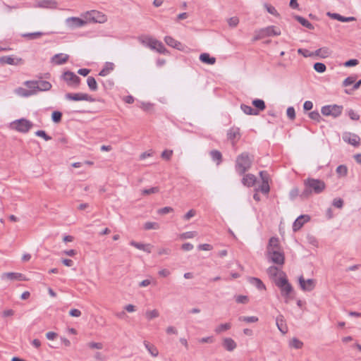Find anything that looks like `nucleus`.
Masks as SVG:
<instances>
[{
  "mask_svg": "<svg viewBox=\"0 0 361 361\" xmlns=\"http://www.w3.org/2000/svg\"><path fill=\"white\" fill-rule=\"evenodd\" d=\"M250 282L254 285L255 286H256V288L258 289V290H265L266 289V286L264 284V283L262 281L261 279H258V278H255V277H251L250 279Z\"/></svg>",
  "mask_w": 361,
  "mask_h": 361,
  "instance_id": "33",
  "label": "nucleus"
},
{
  "mask_svg": "<svg viewBox=\"0 0 361 361\" xmlns=\"http://www.w3.org/2000/svg\"><path fill=\"white\" fill-rule=\"evenodd\" d=\"M298 283L300 288L303 291H312L316 286V281L313 279L305 280L303 276L298 278Z\"/></svg>",
  "mask_w": 361,
  "mask_h": 361,
  "instance_id": "10",
  "label": "nucleus"
},
{
  "mask_svg": "<svg viewBox=\"0 0 361 361\" xmlns=\"http://www.w3.org/2000/svg\"><path fill=\"white\" fill-rule=\"evenodd\" d=\"M16 92L19 95H20L22 97H27L35 94V91L26 90L23 87H18V89H16Z\"/></svg>",
  "mask_w": 361,
  "mask_h": 361,
  "instance_id": "41",
  "label": "nucleus"
},
{
  "mask_svg": "<svg viewBox=\"0 0 361 361\" xmlns=\"http://www.w3.org/2000/svg\"><path fill=\"white\" fill-rule=\"evenodd\" d=\"M159 315V313L158 312V310H151V311H147L146 312V317L147 318V319L149 320H151L154 318H157L158 317Z\"/></svg>",
  "mask_w": 361,
  "mask_h": 361,
  "instance_id": "60",
  "label": "nucleus"
},
{
  "mask_svg": "<svg viewBox=\"0 0 361 361\" xmlns=\"http://www.w3.org/2000/svg\"><path fill=\"white\" fill-rule=\"evenodd\" d=\"M238 320L240 322H245L247 323H255V322H258L259 319L256 316H250V317L240 316L238 317Z\"/></svg>",
  "mask_w": 361,
  "mask_h": 361,
  "instance_id": "45",
  "label": "nucleus"
},
{
  "mask_svg": "<svg viewBox=\"0 0 361 361\" xmlns=\"http://www.w3.org/2000/svg\"><path fill=\"white\" fill-rule=\"evenodd\" d=\"M286 114H287L288 118L290 120H291V121L295 120V111L294 107L293 106L288 107V109L286 110Z\"/></svg>",
  "mask_w": 361,
  "mask_h": 361,
  "instance_id": "58",
  "label": "nucleus"
},
{
  "mask_svg": "<svg viewBox=\"0 0 361 361\" xmlns=\"http://www.w3.org/2000/svg\"><path fill=\"white\" fill-rule=\"evenodd\" d=\"M241 110L247 115L257 116V112L250 106L242 104L240 105Z\"/></svg>",
  "mask_w": 361,
  "mask_h": 361,
  "instance_id": "37",
  "label": "nucleus"
},
{
  "mask_svg": "<svg viewBox=\"0 0 361 361\" xmlns=\"http://www.w3.org/2000/svg\"><path fill=\"white\" fill-rule=\"evenodd\" d=\"M361 86V79L353 83V86L350 90H345V93L350 94L353 91L358 90Z\"/></svg>",
  "mask_w": 361,
  "mask_h": 361,
  "instance_id": "61",
  "label": "nucleus"
},
{
  "mask_svg": "<svg viewBox=\"0 0 361 361\" xmlns=\"http://www.w3.org/2000/svg\"><path fill=\"white\" fill-rule=\"evenodd\" d=\"M99 82L102 83L106 91H111L113 89V82L111 80L101 79Z\"/></svg>",
  "mask_w": 361,
  "mask_h": 361,
  "instance_id": "44",
  "label": "nucleus"
},
{
  "mask_svg": "<svg viewBox=\"0 0 361 361\" xmlns=\"http://www.w3.org/2000/svg\"><path fill=\"white\" fill-rule=\"evenodd\" d=\"M143 44L159 54H169V51L166 49L164 44L154 38L147 37L142 40Z\"/></svg>",
  "mask_w": 361,
  "mask_h": 361,
  "instance_id": "6",
  "label": "nucleus"
},
{
  "mask_svg": "<svg viewBox=\"0 0 361 361\" xmlns=\"http://www.w3.org/2000/svg\"><path fill=\"white\" fill-rule=\"evenodd\" d=\"M276 286L280 289L282 297L286 299V302L289 300H293L295 294L294 289L292 285L289 283L286 274L284 271L280 272V276L277 280H275Z\"/></svg>",
  "mask_w": 361,
  "mask_h": 361,
  "instance_id": "2",
  "label": "nucleus"
},
{
  "mask_svg": "<svg viewBox=\"0 0 361 361\" xmlns=\"http://www.w3.org/2000/svg\"><path fill=\"white\" fill-rule=\"evenodd\" d=\"M87 84L92 91H97L98 89L97 82L95 78L92 76H89L87 79Z\"/></svg>",
  "mask_w": 361,
  "mask_h": 361,
  "instance_id": "38",
  "label": "nucleus"
},
{
  "mask_svg": "<svg viewBox=\"0 0 361 361\" xmlns=\"http://www.w3.org/2000/svg\"><path fill=\"white\" fill-rule=\"evenodd\" d=\"M343 140L354 147H358L360 145V137L355 133L345 132L342 136Z\"/></svg>",
  "mask_w": 361,
  "mask_h": 361,
  "instance_id": "12",
  "label": "nucleus"
},
{
  "mask_svg": "<svg viewBox=\"0 0 361 361\" xmlns=\"http://www.w3.org/2000/svg\"><path fill=\"white\" fill-rule=\"evenodd\" d=\"M336 171L339 176H345L348 174V168L345 165H339Z\"/></svg>",
  "mask_w": 361,
  "mask_h": 361,
  "instance_id": "54",
  "label": "nucleus"
},
{
  "mask_svg": "<svg viewBox=\"0 0 361 361\" xmlns=\"http://www.w3.org/2000/svg\"><path fill=\"white\" fill-rule=\"evenodd\" d=\"M35 135L38 137H42L45 141H49L51 140V137L48 135L47 133L43 130H39L36 131Z\"/></svg>",
  "mask_w": 361,
  "mask_h": 361,
  "instance_id": "56",
  "label": "nucleus"
},
{
  "mask_svg": "<svg viewBox=\"0 0 361 361\" xmlns=\"http://www.w3.org/2000/svg\"><path fill=\"white\" fill-rule=\"evenodd\" d=\"M222 345L228 351H233L237 347L236 343L231 338H224Z\"/></svg>",
  "mask_w": 361,
  "mask_h": 361,
  "instance_id": "23",
  "label": "nucleus"
},
{
  "mask_svg": "<svg viewBox=\"0 0 361 361\" xmlns=\"http://www.w3.org/2000/svg\"><path fill=\"white\" fill-rule=\"evenodd\" d=\"M62 113L59 111H54L51 114V120L54 123H59L62 119Z\"/></svg>",
  "mask_w": 361,
  "mask_h": 361,
  "instance_id": "48",
  "label": "nucleus"
},
{
  "mask_svg": "<svg viewBox=\"0 0 361 361\" xmlns=\"http://www.w3.org/2000/svg\"><path fill=\"white\" fill-rule=\"evenodd\" d=\"M61 79L66 81L68 86H73L74 87H78L81 81L80 78L71 71H65L61 75Z\"/></svg>",
  "mask_w": 361,
  "mask_h": 361,
  "instance_id": "8",
  "label": "nucleus"
},
{
  "mask_svg": "<svg viewBox=\"0 0 361 361\" xmlns=\"http://www.w3.org/2000/svg\"><path fill=\"white\" fill-rule=\"evenodd\" d=\"M300 195V191L297 187L293 188L289 192V198L290 200H294L297 197Z\"/></svg>",
  "mask_w": 361,
  "mask_h": 361,
  "instance_id": "55",
  "label": "nucleus"
},
{
  "mask_svg": "<svg viewBox=\"0 0 361 361\" xmlns=\"http://www.w3.org/2000/svg\"><path fill=\"white\" fill-rule=\"evenodd\" d=\"M159 192V187H152V188H148V189H144L142 190V195H151V194L157 193Z\"/></svg>",
  "mask_w": 361,
  "mask_h": 361,
  "instance_id": "59",
  "label": "nucleus"
},
{
  "mask_svg": "<svg viewBox=\"0 0 361 361\" xmlns=\"http://www.w3.org/2000/svg\"><path fill=\"white\" fill-rule=\"evenodd\" d=\"M252 104L255 107V110L257 111V114H259L260 111H262L266 109V104L263 99H255L254 100H252Z\"/></svg>",
  "mask_w": 361,
  "mask_h": 361,
  "instance_id": "27",
  "label": "nucleus"
},
{
  "mask_svg": "<svg viewBox=\"0 0 361 361\" xmlns=\"http://www.w3.org/2000/svg\"><path fill=\"white\" fill-rule=\"evenodd\" d=\"M268 259L277 265H283L285 263V255L280 250L269 249L267 251Z\"/></svg>",
  "mask_w": 361,
  "mask_h": 361,
  "instance_id": "7",
  "label": "nucleus"
},
{
  "mask_svg": "<svg viewBox=\"0 0 361 361\" xmlns=\"http://www.w3.org/2000/svg\"><path fill=\"white\" fill-rule=\"evenodd\" d=\"M113 71V63L106 62L105 66L99 71V75L102 77L106 76Z\"/></svg>",
  "mask_w": 361,
  "mask_h": 361,
  "instance_id": "35",
  "label": "nucleus"
},
{
  "mask_svg": "<svg viewBox=\"0 0 361 361\" xmlns=\"http://www.w3.org/2000/svg\"><path fill=\"white\" fill-rule=\"evenodd\" d=\"M243 177L241 180L242 183L248 188L252 187L257 183V178L254 174L247 173L243 175Z\"/></svg>",
  "mask_w": 361,
  "mask_h": 361,
  "instance_id": "18",
  "label": "nucleus"
},
{
  "mask_svg": "<svg viewBox=\"0 0 361 361\" xmlns=\"http://www.w3.org/2000/svg\"><path fill=\"white\" fill-rule=\"evenodd\" d=\"M290 345L295 349H300L303 346V343L296 338H293L290 342Z\"/></svg>",
  "mask_w": 361,
  "mask_h": 361,
  "instance_id": "52",
  "label": "nucleus"
},
{
  "mask_svg": "<svg viewBox=\"0 0 361 361\" xmlns=\"http://www.w3.org/2000/svg\"><path fill=\"white\" fill-rule=\"evenodd\" d=\"M293 18L297 20L298 23H300L303 27L309 29V30H314V25L310 23L307 19L305 18L298 16V15H293Z\"/></svg>",
  "mask_w": 361,
  "mask_h": 361,
  "instance_id": "28",
  "label": "nucleus"
},
{
  "mask_svg": "<svg viewBox=\"0 0 361 361\" xmlns=\"http://www.w3.org/2000/svg\"><path fill=\"white\" fill-rule=\"evenodd\" d=\"M357 75H352L350 76L347 77L342 83V85L343 87H348L352 84H353L357 79Z\"/></svg>",
  "mask_w": 361,
  "mask_h": 361,
  "instance_id": "47",
  "label": "nucleus"
},
{
  "mask_svg": "<svg viewBox=\"0 0 361 361\" xmlns=\"http://www.w3.org/2000/svg\"><path fill=\"white\" fill-rule=\"evenodd\" d=\"M254 157L245 152L237 156L235 163V170L240 175H244L252 167Z\"/></svg>",
  "mask_w": 361,
  "mask_h": 361,
  "instance_id": "3",
  "label": "nucleus"
},
{
  "mask_svg": "<svg viewBox=\"0 0 361 361\" xmlns=\"http://www.w3.org/2000/svg\"><path fill=\"white\" fill-rule=\"evenodd\" d=\"M331 105H325L322 107L321 113L326 116H332V111H331Z\"/></svg>",
  "mask_w": 361,
  "mask_h": 361,
  "instance_id": "57",
  "label": "nucleus"
},
{
  "mask_svg": "<svg viewBox=\"0 0 361 361\" xmlns=\"http://www.w3.org/2000/svg\"><path fill=\"white\" fill-rule=\"evenodd\" d=\"M87 21L78 17H70L66 20V25L71 28L81 27L86 25Z\"/></svg>",
  "mask_w": 361,
  "mask_h": 361,
  "instance_id": "13",
  "label": "nucleus"
},
{
  "mask_svg": "<svg viewBox=\"0 0 361 361\" xmlns=\"http://www.w3.org/2000/svg\"><path fill=\"white\" fill-rule=\"evenodd\" d=\"M269 249H274V250H280L281 246L279 243V238L277 237H271L269 240V243L267 247V251H269Z\"/></svg>",
  "mask_w": 361,
  "mask_h": 361,
  "instance_id": "30",
  "label": "nucleus"
},
{
  "mask_svg": "<svg viewBox=\"0 0 361 361\" xmlns=\"http://www.w3.org/2000/svg\"><path fill=\"white\" fill-rule=\"evenodd\" d=\"M212 159L216 163V165H219L223 161V157L219 150L213 149L209 152Z\"/></svg>",
  "mask_w": 361,
  "mask_h": 361,
  "instance_id": "31",
  "label": "nucleus"
},
{
  "mask_svg": "<svg viewBox=\"0 0 361 361\" xmlns=\"http://www.w3.org/2000/svg\"><path fill=\"white\" fill-rule=\"evenodd\" d=\"M281 33V30L279 27L270 25L256 31L252 41L255 42L271 36H279Z\"/></svg>",
  "mask_w": 361,
  "mask_h": 361,
  "instance_id": "4",
  "label": "nucleus"
},
{
  "mask_svg": "<svg viewBox=\"0 0 361 361\" xmlns=\"http://www.w3.org/2000/svg\"><path fill=\"white\" fill-rule=\"evenodd\" d=\"M314 55L319 56L321 58H326L330 55L329 49L326 47L318 49L315 51Z\"/></svg>",
  "mask_w": 361,
  "mask_h": 361,
  "instance_id": "39",
  "label": "nucleus"
},
{
  "mask_svg": "<svg viewBox=\"0 0 361 361\" xmlns=\"http://www.w3.org/2000/svg\"><path fill=\"white\" fill-rule=\"evenodd\" d=\"M331 109L333 114L332 116L334 118H337L342 114L343 108L341 105L333 104L331 105Z\"/></svg>",
  "mask_w": 361,
  "mask_h": 361,
  "instance_id": "40",
  "label": "nucleus"
},
{
  "mask_svg": "<svg viewBox=\"0 0 361 361\" xmlns=\"http://www.w3.org/2000/svg\"><path fill=\"white\" fill-rule=\"evenodd\" d=\"M57 5V2L54 0H39L38 2V6L41 8H56Z\"/></svg>",
  "mask_w": 361,
  "mask_h": 361,
  "instance_id": "29",
  "label": "nucleus"
},
{
  "mask_svg": "<svg viewBox=\"0 0 361 361\" xmlns=\"http://www.w3.org/2000/svg\"><path fill=\"white\" fill-rule=\"evenodd\" d=\"M69 59V56L66 54H56L51 58V62L56 65L66 63Z\"/></svg>",
  "mask_w": 361,
  "mask_h": 361,
  "instance_id": "20",
  "label": "nucleus"
},
{
  "mask_svg": "<svg viewBox=\"0 0 361 361\" xmlns=\"http://www.w3.org/2000/svg\"><path fill=\"white\" fill-rule=\"evenodd\" d=\"M2 279H7L11 281H27V279L25 276L20 273L17 272H6L4 273L1 276Z\"/></svg>",
  "mask_w": 361,
  "mask_h": 361,
  "instance_id": "16",
  "label": "nucleus"
},
{
  "mask_svg": "<svg viewBox=\"0 0 361 361\" xmlns=\"http://www.w3.org/2000/svg\"><path fill=\"white\" fill-rule=\"evenodd\" d=\"M255 191H260L262 193L267 195L270 191V186L269 182L264 180V183H262L261 185L258 188L255 189Z\"/></svg>",
  "mask_w": 361,
  "mask_h": 361,
  "instance_id": "42",
  "label": "nucleus"
},
{
  "mask_svg": "<svg viewBox=\"0 0 361 361\" xmlns=\"http://www.w3.org/2000/svg\"><path fill=\"white\" fill-rule=\"evenodd\" d=\"M200 61L206 64L213 65L216 63V58L211 56L208 53H202L200 55Z\"/></svg>",
  "mask_w": 361,
  "mask_h": 361,
  "instance_id": "26",
  "label": "nucleus"
},
{
  "mask_svg": "<svg viewBox=\"0 0 361 361\" xmlns=\"http://www.w3.org/2000/svg\"><path fill=\"white\" fill-rule=\"evenodd\" d=\"M21 58H13V56H4L0 58V63L17 66L23 63Z\"/></svg>",
  "mask_w": 361,
  "mask_h": 361,
  "instance_id": "17",
  "label": "nucleus"
},
{
  "mask_svg": "<svg viewBox=\"0 0 361 361\" xmlns=\"http://www.w3.org/2000/svg\"><path fill=\"white\" fill-rule=\"evenodd\" d=\"M164 42L166 43L167 45H169L173 48H175L178 50L182 49V44L180 42L173 39L171 36H166L164 37Z\"/></svg>",
  "mask_w": 361,
  "mask_h": 361,
  "instance_id": "24",
  "label": "nucleus"
},
{
  "mask_svg": "<svg viewBox=\"0 0 361 361\" xmlns=\"http://www.w3.org/2000/svg\"><path fill=\"white\" fill-rule=\"evenodd\" d=\"M65 98L68 100L71 101H87L90 102H93L95 99L91 96L86 93H66L65 94Z\"/></svg>",
  "mask_w": 361,
  "mask_h": 361,
  "instance_id": "9",
  "label": "nucleus"
},
{
  "mask_svg": "<svg viewBox=\"0 0 361 361\" xmlns=\"http://www.w3.org/2000/svg\"><path fill=\"white\" fill-rule=\"evenodd\" d=\"M44 35V33H43L42 32H35L23 33L21 35V37L26 38L29 40H32V39H37Z\"/></svg>",
  "mask_w": 361,
  "mask_h": 361,
  "instance_id": "34",
  "label": "nucleus"
},
{
  "mask_svg": "<svg viewBox=\"0 0 361 361\" xmlns=\"http://www.w3.org/2000/svg\"><path fill=\"white\" fill-rule=\"evenodd\" d=\"M130 244L136 247L138 250H143L147 253H150L152 252V245L150 244H143L142 243H138L132 240Z\"/></svg>",
  "mask_w": 361,
  "mask_h": 361,
  "instance_id": "25",
  "label": "nucleus"
},
{
  "mask_svg": "<svg viewBox=\"0 0 361 361\" xmlns=\"http://www.w3.org/2000/svg\"><path fill=\"white\" fill-rule=\"evenodd\" d=\"M231 327V324L230 323L221 324L215 329V332L216 334H221L223 331H226L230 329Z\"/></svg>",
  "mask_w": 361,
  "mask_h": 361,
  "instance_id": "46",
  "label": "nucleus"
},
{
  "mask_svg": "<svg viewBox=\"0 0 361 361\" xmlns=\"http://www.w3.org/2000/svg\"><path fill=\"white\" fill-rule=\"evenodd\" d=\"M276 326H277L279 330L281 333L286 334L287 332L288 327H287L286 322L284 320V317L282 314H279L276 318Z\"/></svg>",
  "mask_w": 361,
  "mask_h": 361,
  "instance_id": "21",
  "label": "nucleus"
},
{
  "mask_svg": "<svg viewBox=\"0 0 361 361\" xmlns=\"http://www.w3.org/2000/svg\"><path fill=\"white\" fill-rule=\"evenodd\" d=\"M24 85L29 88V90L35 91V94L37 92V80H27L24 82Z\"/></svg>",
  "mask_w": 361,
  "mask_h": 361,
  "instance_id": "43",
  "label": "nucleus"
},
{
  "mask_svg": "<svg viewBox=\"0 0 361 361\" xmlns=\"http://www.w3.org/2000/svg\"><path fill=\"white\" fill-rule=\"evenodd\" d=\"M343 204H344V202H343V199H341L340 197L334 199V200L332 202V205L338 209L343 208Z\"/></svg>",
  "mask_w": 361,
  "mask_h": 361,
  "instance_id": "63",
  "label": "nucleus"
},
{
  "mask_svg": "<svg viewBox=\"0 0 361 361\" xmlns=\"http://www.w3.org/2000/svg\"><path fill=\"white\" fill-rule=\"evenodd\" d=\"M313 68L315 70V71H317V73H322L325 72L326 70V65L324 63H321V62L315 63L313 66Z\"/></svg>",
  "mask_w": 361,
  "mask_h": 361,
  "instance_id": "49",
  "label": "nucleus"
},
{
  "mask_svg": "<svg viewBox=\"0 0 361 361\" xmlns=\"http://www.w3.org/2000/svg\"><path fill=\"white\" fill-rule=\"evenodd\" d=\"M86 18L90 22L102 23L106 20V17L97 11H91L87 13Z\"/></svg>",
  "mask_w": 361,
  "mask_h": 361,
  "instance_id": "11",
  "label": "nucleus"
},
{
  "mask_svg": "<svg viewBox=\"0 0 361 361\" xmlns=\"http://www.w3.org/2000/svg\"><path fill=\"white\" fill-rule=\"evenodd\" d=\"M235 302L237 303L247 304L249 302V298L246 295H239L235 297Z\"/></svg>",
  "mask_w": 361,
  "mask_h": 361,
  "instance_id": "64",
  "label": "nucleus"
},
{
  "mask_svg": "<svg viewBox=\"0 0 361 361\" xmlns=\"http://www.w3.org/2000/svg\"><path fill=\"white\" fill-rule=\"evenodd\" d=\"M304 190L300 193L301 200H307L313 194H321L326 188V183L321 179L308 177L303 181Z\"/></svg>",
  "mask_w": 361,
  "mask_h": 361,
  "instance_id": "1",
  "label": "nucleus"
},
{
  "mask_svg": "<svg viewBox=\"0 0 361 361\" xmlns=\"http://www.w3.org/2000/svg\"><path fill=\"white\" fill-rule=\"evenodd\" d=\"M143 228L146 231H148L150 229L157 230V229L159 228V224L157 222L147 221L144 224Z\"/></svg>",
  "mask_w": 361,
  "mask_h": 361,
  "instance_id": "51",
  "label": "nucleus"
},
{
  "mask_svg": "<svg viewBox=\"0 0 361 361\" xmlns=\"http://www.w3.org/2000/svg\"><path fill=\"white\" fill-rule=\"evenodd\" d=\"M327 16H329L332 19L337 20L340 22H343V23L351 22V21H354L356 20L355 17H353V16L345 17V16H343L341 14L337 13L328 12Z\"/></svg>",
  "mask_w": 361,
  "mask_h": 361,
  "instance_id": "19",
  "label": "nucleus"
},
{
  "mask_svg": "<svg viewBox=\"0 0 361 361\" xmlns=\"http://www.w3.org/2000/svg\"><path fill=\"white\" fill-rule=\"evenodd\" d=\"M173 155V150L165 149L162 152L161 157L163 159L170 160Z\"/></svg>",
  "mask_w": 361,
  "mask_h": 361,
  "instance_id": "62",
  "label": "nucleus"
},
{
  "mask_svg": "<svg viewBox=\"0 0 361 361\" xmlns=\"http://www.w3.org/2000/svg\"><path fill=\"white\" fill-rule=\"evenodd\" d=\"M310 219L309 215L302 214L299 216L293 224V231L297 232L299 231L304 224Z\"/></svg>",
  "mask_w": 361,
  "mask_h": 361,
  "instance_id": "15",
  "label": "nucleus"
},
{
  "mask_svg": "<svg viewBox=\"0 0 361 361\" xmlns=\"http://www.w3.org/2000/svg\"><path fill=\"white\" fill-rule=\"evenodd\" d=\"M144 345H145L146 349L148 350V352L151 354L152 356H153V357L158 356L159 350L155 345L151 344L149 342H148L147 341H144Z\"/></svg>",
  "mask_w": 361,
  "mask_h": 361,
  "instance_id": "32",
  "label": "nucleus"
},
{
  "mask_svg": "<svg viewBox=\"0 0 361 361\" xmlns=\"http://www.w3.org/2000/svg\"><path fill=\"white\" fill-rule=\"evenodd\" d=\"M267 274L269 276V277L275 281V280H277L276 279L278 274H279V268L276 266H271L267 269Z\"/></svg>",
  "mask_w": 361,
  "mask_h": 361,
  "instance_id": "36",
  "label": "nucleus"
},
{
  "mask_svg": "<svg viewBox=\"0 0 361 361\" xmlns=\"http://www.w3.org/2000/svg\"><path fill=\"white\" fill-rule=\"evenodd\" d=\"M241 134L238 127L233 126L227 131V139L235 145L240 138Z\"/></svg>",
  "mask_w": 361,
  "mask_h": 361,
  "instance_id": "14",
  "label": "nucleus"
},
{
  "mask_svg": "<svg viewBox=\"0 0 361 361\" xmlns=\"http://www.w3.org/2000/svg\"><path fill=\"white\" fill-rule=\"evenodd\" d=\"M39 80H37V91H48L51 90L52 85L51 84L46 80H42L41 79L43 78L42 75L38 76Z\"/></svg>",
  "mask_w": 361,
  "mask_h": 361,
  "instance_id": "22",
  "label": "nucleus"
},
{
  "mask_svg": "<svg viewBox=\"0 0 361 361\" xmlns=\"http://www.w3.org/2000/svg\"><path fill=\"white\" fill-rule=\"evenodd\" d=\"M308 116L310 118H311L312 120H313L317 123H319L322 120V118L320 116L318 111H313L310 112L308 114Z\"/></svg>",
  "mask_w": 361,
  "mask_h": 361,
  "instance_id": "50",
  "label": "nucleus"
},
{
  "mask_svg": "<svg viewBox=\"0 0 361 361\" xmlns=\"http://www.w3.org/2000/svg\"><path fill=\"white\" fill-rule=\"evenodd\" d=\"M33 126L32 122L24 118L16 119L10 124L11 129L22 133H28Z\"/></svg>",
  "mask_w": 361,
  "mask_h": 361,
  "instance_id": "5",
  "label": "nucleus"
},
{
  "mask_svg": "<svg viewBox=\"0 0 361 361\" xmlns=\"http://www.w3.org/2000/svg\"><path fill=\"white\" fill-rule=\"evenodd\" d=\"M264 7L266 8L267 12L269 13L270 14H271L276 17H280V14L276 11V9L275 8L274 6H273L270 4H265Z\"/></svg>",
  "mask_w": 361,
  "mask_h": 361,
  "instance_id": "53",
  "label": "nucleus"
}]
</instances>
